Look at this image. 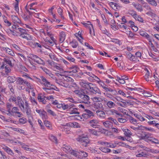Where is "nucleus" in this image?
<instances>
[{
    "instance_id": "1",
    "label": "nucleus",
    "mask_w": 159,
    "mask_h": 159,
    "mask_svg": "<svg viewBox=\"0 0 159 159\" xmlns=\"http://www.w3.org/2000/svg\"><path fill=\"white\" fill-rule=\"evenodd\" d=\"M19 111V109L17 107H13L11 104L8 103L6 104V110L2 111V112L10 117L13 116L20 117L23 116V114Z\"/></svg>"
},
{
    "instance_id": "2",
    "label": "nucleus",
    "mask_w": 159,
    "mask_h": 159,
    "mask_svg": "<svg viewBox=\"0 0 159 159\" xmlns=\"http://www.w3.org/2000/svg\"><path fill=\"white\" fill-rule=\"evenodd\" d=\"M13 102H14L15 103L18 105L21 110L25 109V106L24 102L21 98L20 97H18L17 98L13 97L12 98Z\"/></svg>"
},
{
    "instance_id": "3",
    "label": "nucleus",
    "mask_w": 159,
    "mask_h": 159,
    "mask_svg": "<svg viewBox=\"0 0 159 159\" xmlns=\"http://www.w3.org/2000/svg\"><path fill=\"white\" fill-rule=\"evenodd\" d=\"M90 92L93 94H101V92L98 88L92 83H90L87 89Z\"/></svg>"
},
{
    "instance_id": "4",
    "label": "nucleus",
    "mask_w": 159,
    "mask_h": 159,
    "mask_svg": "<svg viewBox=\"0 0 159 159\" xmlns=\"http://www.w3.org/2000/svg\"><path fill=\"white\" fill-rule=\"evenodd\" d=\"M77 140L83 146H87L89 143V141L87 137H84L83 135L79 137L77 139Z\"/></svg>"
},
{
    "instance_id": "5",
    "label": "nucleus",
    "mask_w": 159,
    "mask_h": 159,
    "mask_svg": "<svg viewBox=\"0 0 159 159\" xmlns=\"http://www.w3.org/2000/svg\"><path fill=\"white\" fill-rule=\"evenodd\" d=\"M83 24L86 28L89 30V33L91 36H95L94 30L93 26L89 21H88L87 23H83Z\"/></svg>"
},
{
    "instance_id": "6",
    "label": "nucleus",
    "mask_w": 159,
    "mask_h": 159,
    "mask_svg": "<svg viewBox=\"0 0 159 159\" xmlns=\"http://www.w3.org/2000/svg\"><path fill=\"white\" fill-rule=\"evenodd\" d=\"M72 153H74L73 155L78 158H83L86 157L88 156V154L83 151H80L78 152L77 151H72Z\"/></svg>"
},
{
    "instance_id": "7",
    "label": "nucleus",
    "mask_w": 159,
    "mask_h": 159,
    "mask_svg": "<svg viewBox=\"0 0 159 159\" xmlns=\"http://www.w3.org/2000/svg\"><path fill=\"white\" fill-rule=\"evenodd\" d=\"M139 146L138 149L134 151V152L135 153L134 155L137 157H146L148 156V154L145 152H141L139 150Z\"/></svg>"
},
{
    "instance_id": "8",
    "label": "nucleus",
    "mask_w": 159,
    "mask_h": 159,
    "mask_svg": "<svg viewBox=\"0 0 159 159\" xmlns=\"http://www.w3.org/2000/svg\"><path fill=\"white\" fill-rule=\"evenodd\" d=\"M69 69L70 70V71H65L64 73H66L67 74L71 73L72 72L75 73L78 71V70H79V68L77 66L74 65L69 68Z\"/></svg>"
},
{
    "instance_id": "9",
    "label": "nucleus",
    "mask_w": 159,
    "mask_h": 159,
    "mask_svg": "<svg viewBox=\"0 0 159 159\" xmlns=\"http://www.w3.org/2000/svg\"><path fill=\"white\" fill-rule=\"evenodd\" d=\"M27 5H26L25 8L27 12L28 13L29 15H26L25 14L23 15L22 17L23 19L26 21H29L32 16V14H33V13L30 11L27 8Z\"/></svg>"
},
{
    "instance_id": "10",
    "label": "nucleus",
    "mask_w": 159,
    "mask_h": 159,
    "mask_svg": "<svg viewBox=\"0 0 159 159\" xmlns=\"http://www.w3.org/2000/svg\"><path fill=\"white\" fill-rule=\"evenodd\" d=\"M95 80L100 86L102 87L103 89L106 91L108 90V88L106 87V85L103 81L100 80L98 77L97 78H96V79H95Z\"/></svg>"
},
{
    "instance_id": "11",
    "label": "nucleus",
    "mask_w": 159,
    "mask_h": 159,
    "mask_svg": "<svg viewBox=\"0 0 159 159\" xmlns=\"http://www.w3.org/2000/svg\"><path fill=\"white\" fill-rule=\"evenodd\" d=\"M104 131V130L103 129H101V130L100 129L98 131L94 129H88V131L91 134L96 136H98L99 135L98 133L99 132L103 133V131Z\"/></svg>"
},
{
    "instance_id": "12",
    "label": "nucleus",
    "mask_w": 159,
    "mask_h": 159,
    "mask_svg": "<svg viewBox=\"0 0 159 159\" xmlns=\"http://www.w3.org/2000/svg\"><path fill=\"white\" fill-rule=\"evenodd\" d=\"M11 17L12 21L14 24V26H17L18 25L21 23L20 20L17 16L15 15H12Z\"/></svg>"
},
{
    "instance_id": "13",
    "label": "nucleus",
    "mask_w": 159,
    "mask_h": 159,
    "mask_svg": "<svg viewBox=\"0 0 159 159\" xmlns=\"http://www.w3.org/2000/svg\"><path fill=\"white\" fill-rule=\"evenodd\" d=\"M36 112L38 113L40 116H41L43 118L47 119L48 116L47 115V113L43 110H39L36 109L35 110Z\"/></svg>"
},
{
    "instance_id": "14",
    "label": "nucleus",
    "mask_w": 159,
    "mask_h": 159,
    "mask_svg": "<svg viewBox=\"0 0 159 159\" xmlns=\"http://www.w3.org/2000/svg\"><path fill=\"white\" fill-rule=\"evenodd\" d=\"M89 124L90 126L93 128H96L98 125L99 122L98 120L96 119H92L89 121Z\"/></svg>"
},
{
    "instance_id": "15",
    "label": "nucleus",
    "mask_w": 159,
    "mask_h": 159,
    "mask_svg": "<svg viewBox=\"0 0 159 159\" xmlns=\"http://www.w3.org/2000/svg\"><path fill=\"white\" fill-rule=\"evenodd\" d=\"M62 150L65 152H69L71 154L73 155L74 153H72V151H75L71 150L70 147L67 145H64L62 147Z\"/></svg>"
},
{
    "instance_id": "16",
    "label": "nucleus",
    "mask_w": 159,
    "mask_h": 159,
    "mask_svg": "<svg viewBox=\"0 0 159 159\" xmlns=\"http://www.w3.org/2000/svg\"><path fill=\"white\" fill-rule=\"evenodd\" d=\"M56 39V36L50 34V47L55 45L54 47H56L57 41Z\"/></svg>"
},
{
    "instance_id": "17",
    "label": "nucleus",
    "mask_w": 159,
    "mask_h": 159,
    "mask_svg": "<svg viewBox=\"0 0 159 159\" xmlns=\"http://www.w3.org/2000/svg\"><path fill=\"white\" fill-rule=\"evenodd\" d=\"M128 77L125 76H123L121 77L117 76L116 80L120 84H124L125 83V80H128Z\"/></svg>"
},
{
    "instance_id": "18",
    "label": "nucleus",
    "mask_w": 159,
    "mask_h": 159,
    "mask_svg": "<svg viewBox=\"0 0 159 159\" xmlns=\"http://www.w3.org/2000/svg\"><path fill=\"white\" fill-rule=\"evenodd\" d=\"M76 118L80 120L85 121L89 118L88 116L86 113H84L81 116H76Z\"/></svg>"
},
{
    "instance_id": "19",
    "label": "nucleus",
    "mask_w": 159,
    "mask_h": 159,
    "mask_svg": "<svg viewBox=\"0 0 159 159\" xmlns=\"http://www.w3.org/2000/svg\"><path fill=\"white\" fill-rule=\"evenodd\" d=\"M1 50L2 51H5L7 53L11 56H15V53L12 50L8 48L2 47Z\"/></svg>"
},
{
    "instance_id": "20",
    "label": "nucleus",
    "mask_w": 159,
    "mask_h": 159,
    "mask_svg": "<svg viewBox=\"0 0 159 159\" xmlns=\"http://www.w3.org/2000/svg\"><path fill=\"white\" fill-rule=\"evenodd\" d=\"M148 141H150L155 144H159V140L152 137H149L148 138Z\"/></svg>"
},
{
    "instance_id": "21",
    "label": "nucleus",
    "mask_w": 159,
    "mask_h": 159,
    "mask_svg": "<svg viewBox=\"0 0 159 159\" xmlns=\"http://www.w3.org/2000/svg\"><path fill=\"white\" fill-rule=\"evenodd\" d=\"M32 59L38 64H41L43 63V61L36 55H33L31 57Z\"/></svg>"
},
{
    "instance_id": "22",
    "label": "nucleus",
    "mask_w": 159,
    "mask_h": 159,
    "mask_svg": "<svg viewBox=\"0 0 159 159\" xmlns=\"http://www.w3.org/2000/svg\"><path fill=\"white\" fill-rule=\"evenodd\" d=\"M82 98L84 101H83V102L86 104H89L90 103L89 101V98L88 96L86 95H83L81 96Z\"/></svg>"
},
{
    "instance_id": "23",
    "label": "nucleus",
    "mask_w": 159,
    "mask_h": 159,
    "mask_svg": "<svg viewBox=\"0 0 159 159\" xmlns=\"http://www.w3.org/2000/svg\"><path fill=\"white\" fill-rule=\"evenodd\" d=\"M2 148L4 149L8 154L11 156L14 155V153L12 150L8 147L4 145L2 146Z\"/></svg>"
},
{
    "instance_id": "24",
    "label": "nucleus",
    "mask_w": 159,
    "mask_h": 159,
    "mask_svg": "<svg viewBox=\"0 0 159 159\" xmlns=\"http://www.w3.org/2000/svg\"><path fill=\"white\" fill-rule=\"evenodd\" d=\"M53 69L56 71L60 73H62L63 72L64 73L65 71H63V69L57 65H55L53 66Z\"/></svg>"
},
{
    "instance_id": "25",
    "label": "nucleus",
    "mask_w": 159,
    "mask_h": 159,
    "mask_svg": "<svg viewBox=\"0 0 159 159\" xmlns=\"http://www.w3.org/2000/svg\"><path fill=\"white\" fill-rule=\"evenodd\" d=\"M108 113L110 115L117 116H121V115L120 113L117 111L115 110H109L108 111Z\"/></svg>"
},
{
    "instance_id": "26",
    "label": "nucleus",
    "mask_w": 159,
    "mask_h": 159,
    "mask_svg": "<svg viewBox=\"0 0 159 159\" xmlns=\"http://www.w3.org/2000/svg\"><path fill=\"white\" fill-rule=\"evenodd\" d=\"M4 70L5 72L7 74L9 73L11 71V69L9 67H7V66H5L4 64L2 66L0 67V70Z\"/></svg>"
},
{
    "instance_id": "27",
    "label": "nucleus",
    "mask_w": 159,
    "mask_h": 159,
    "mask_svg": "<svg viewBox=\"0 0 159 159\" xmlns=\"http://www.w3.org/2000/svg\"><path fill=\"white\" fill-rule=\"evenodd\" d=\"M40 78L41 79H39V80H41L42 81V82H40L41 83L43 84L45 86L48 87L50 84V83L44 77L42 76Z\"/></svg>"
},
{
    "instance_id": "28",
    "label": "nucleus",
    "mask_w": 159,
    "mask_h": 159,
    "mask_svg": "<svg viewBox=\"0 0 159 159\" xmlns=\"http://www.w3.org/2000/svg\"><path fill=\"white\" fill-rule=\"evenodd\" d=\"M97 115L100 118H104L106 116L105 112L102 111H99L98 110L96 111Z\"/></svg>"
},
{
    "instance_id": "29",
    "label": "nucleus",
    "mask_w": 159,
    "mask_h": 159,
    "mask_svg": "<svg viewBox=\"0 0 159 159\" xmlns=\"http://www.w3.org/2000/svg\"><path fill=\"white\" fill-rule=\"evenodd\" d=\"M26 81H27L24 80L21 78L17 77L16 78V83L17 84L22 85L23 84H25Z\"/></svg>"
},
{
    "instance_id": "30",
    "label": "nucleus",
    "mask_w": 159,
    "mask_h": 159,
    "mask_svg": "<svg viewBox=\"0 0 159 159\" xmlns=\"http://www.w3.org/2000/svg\"><path fill=\"white\" fill-rule=\"evenodd\" d=\"M109 4L113 9L115 10L117 9H119L120 8L119 5L115 3L110 2L109 3Z\"/></svg>"
},
{
    "instance_id": "31",
    "label": "nucleus",
    "mask_w": 159,
    "mask_h": 159,
    "mask_svg": "<svg viewBox=\"0 0 159 159\" xmlns=\"http://www.w3.org/2000/svg\"><path fill=\"white\" fill-rule=\"evenodd\" d=\"M140 34L147 39L149 41H150L151 39L150 38L149 35L145 31H140L139 32Z\"/></svg>"
},
{
    "instance_id": "32",
    "label": "nucleus",
    "mask_w": 159,
    "mask_h": 159,
    "mask_svg": "<svg viewBox=\"0 0 159 159\" xmlns=\"http://www.w3.org/2000/svg\"><path fill=\"white\" fill-rule=\"evenodd\" d=\"M15 27V30L14 31H12L10 30H7V32L9 33H11L14 35L18 36V31L17 30H18V27H16V26H14Z\"/></svg>"
},
{
    "instance_id": "33",
    "label": "nucleus",
    "mask_w": 159,
    "mask_h": 159,
    "mask_svg": "<svg viewBox=\"0 0 159 159\" xmlns=\"http://www.w3.org/2000/svg\"><path fill=\"white\" fill-rule=\"evenodd\" d=\"M111 99L114 101L115 102H116L117 104H118L119 102H121L123 103H125V102H124V100L122 99L120 97L118 96L116 97L114 99L112 98Z\"/></svg>"
},
{
    "instance_id": "34",
    "label": "nucleus",
    "mask_w": 159,
    "mask_h": 159,
    "mask_svg": "<svg viewBox=\"0 0 159 159\" xmlns=\"http://www.w3.org/2000/svg\"><path fill=\"white\" fill-rule=\"evenodd\" d=\"M137 135L141 139H144L145 141H148V137L144 133L142 132L141 134L137 133Z\"/></svg>"
},
{
    "instance_id": "35",
    "label": "nucleus",
    "mask_w": 159,
    "mask_h": 159,
    "mask_svg": "<svg viewBox=\"0 0 159 159\" xmlns=\"http://www.w3.org/2000/svg\"><path fill=\"white\" fill-rule=\"evenodd\" d=\"M70 126L75 128H79L80 127V125L77 122H70L68 124Z\"/></svg>"
},
{
    "instance_id": "36",
    "label": "nucleus",
    "mask_w": 159,
    "mask_h": 159,
    "mask_svg": "<svg viewBox=\"0 0 159 159\" xmlns=\"http://www.w3.org/2000/svg\"><path fill=\"white\" fill-rule=\"evenodd\" d=\"M92 99L93 101L95 102H101L103 100L105 102L107 101L106 100H105V99L104 98H100V97H93L92 98Z\"/></svg>"
},
{
    "instance_id": "37",
    "label": "nucleus",
    "mask_w": 159,
    "mask_h": 159,
    "mask_svg": "<svg viewBox=\"0 0 159 159\" xmlns=\"http://www.w3.org/2000/svg\"><path fill=\"white\" fill-rule=\"evenodd\" d=\"M59 40L61 43H62L65 40L66 34L64 32H61L60 34Z\"/></svg>"
},
{
    "instance_id": "38",
    "label": "nucleus",
    "mask_w": 159,
    "mask_h": 159,
    "mask_svg": "<svg viewBox=\"0 0 159 159\" xmlns=\"http://www.w3.org/2000/svg\"><path fill=\"white\" fill-rule=\"evenodd\" d=\"M132 5L138 11L141 12L143 11L142 7L140 5L136 4L134 2H133Z\"/></svg>"
},
{
    "instance_id": "39",
    "label": "nucleus",
    "mask_w": 159,
    "mask_h": 159,
    "mask_svg": "<svg viewBox=\"0 0 159 159\" xmlns=\"http://www.w3.org/2000/svg\"><path fill=\"white\" fill-rule=\"evenodd\" d=\"M61 128L62 130L64 131L66 134H70V132L69 130V127L67 125H62Z\"/></svg>"
},
{
    "instance_id": "40",
    "label": "nucleus",
    "mask_w": 159,
    "mask_h": 159,
    "mask_svg": "<svg viewBox=\"0 0 159 159\" xmlns=\"http://www.w3.org/2000/svg\"><path fill=\"white\" fill-rule=\"evenodd\" d=\"M90 83L87 82H81L80 83V85L83 88L88 89Z\"/></svg>"
},
{
    "instance_id": "41",
    "label": "nucleus",
    "mask_w": 159,
    "mask_h": 159,
    "mask_svg": "<svg viewBox=\"0 0 159 159\" xmlns=\"http://www.w3.org/2000/svg\"><path fill=\"white\" fill-rule=\"evenodd\" d=\"M59 85L66 87L68 86V85L66 84V82L64 80L61 81L60 80H57L56 82Z\"/></svg>"
},
{
    "instance_id": "42",
    "label": "nucleus",
    "mask_w": 159,
    "mask_h": 159,
    "mask_svg": "<svg viewBox=\"0 0 159 159\" xmlns=\"http://www.w3.org/2000/svg\"><path fill=\"white\" fill-rule=\"evenodd\" d=\"M122 129L124 132V134L126 136L129 137L132 135V133L129 129Z\"/></svg>"
},
{
    "instance_id": "43",
    "label": "nucleus",
    "mask_w": 159,
    "mask_h": 159,
    "mask_svg": "<svg viewBox=\"0 0 159 159\" xmlns=\"http://www.w3.org/2000/svg\"><path fill=\"white\" fill-rule=\"evenodd\" d=\"M126 56L128 58L132 61H135V56L133 55L131 53L128 52L126 54Z\"/></svg>"
},
{
    "instance_id": "44",
    "label": "nucleus",
    "mask_w": 159,
    "mask_h": 159,
    "mask_svg": "<svg viewBox=\"0 0 159 159\" xmlns=\"http://www.w3.org/2000/svg\"><path fill=\"white\" fill-rule=\"evenodd\" d=\"M17 31H18V36H20L23 34H25V33H26V31L25 30L22 28H19L18 27V30H17Z\"/></svg>"
},
{
    "instance_id": "45",
    "label": "nucleus",
    "mask_w": 159,
    "mask_h": 159,
    "mask_svg": "<svg viewBox=\"0 0 159 159\" xmlns=\"http://www.w3.org/2000/svg\"><path fill=\"white\" fill-rule=\"evenodd\" d=\"M103 125L106 127L107 128H109L111 127L112 125V122L109 121V120H107L105 122H103Z\"/></svg>"
},
{
    "instance_id": "46",
    "label": "nucleus",
    "mask_w": 159,
    "mask_h": 159,
    "mask_svg": "<svg viewBox=\"0 0 159 159\" xmlns=\"http://www.w3.org/2000/svg\"><path fill=\"white\" fill-rule=\"evenodd\" d=\"M2 17L5 25L8 26H10L11 25V22L7 19V17L5 16H2Z\"/></svg>"
},
{
    "instance_id": "47",
    "label": "nucleus",
    "mask_w": 159,
    "mask_h": 159,
    "mask_svg": "<svg viewBox=\"0 0 159 159\" xmlns=\"http://www.w3.org/2000/svg\"><path fill=\"white\" fill-rule=\"evenodd\" d=\"M16 78L14 76H9L8 77L7 80L9 83H13L16 81Z\"/></svg>"
},
{
    "instance_id": "48",
    "label": "nucleus",
    "mask_w": 159,
    "mask_h": 159,
    "mask_svg": "<svg viewBox=\"0 0 159 159\" xmlns=\"http://www.w3.org/2000/svg\"><path fill=\"white\" fill-rule=\"evenodd\" d=\"M70 112H69L70 114H79V112L78 111V109L77 108H70Z\"/></svg>"
},
{
    "instance_id": "49",
    "label": "nucleus",
    "mask_w": 159,
    "mask_h": 159,
    "mask_svg": "<svg viewBox=\"0 0 159 159\" xmlns=\"http://www.w3.org/2000/svg\"><path fill=\"white\" fill-rule=\"evenodd\" d=\"M131 128L135 130H142L143 129V126H138L137 127H135L133 126H130Z\"/></svg>"
},
{
    "instance_id": "50",
    "label": "nucleus",
    "mask_w": 159,
    "mask_h": 159,
    "mask_svg": "<svg viewBox=\"0 0 159 159\" xmlns=\"http://www.w3.org/2000/svg\"><path fill=\"white\" fill-rule=\"evenodd\" d=\"M11 128L13 131H16L18 133H20L21 134H24L25 133V131L20 128H15L11 127Z\"/></svg>"
},
{
    "instance_id": "51",
    "label": "nucleus",
    "mask_w": 159,
    "mask_h": 159,
    "mask_svg": "<svg viewBox=\"0 0 159 159\" xmlns=\"http://www.w3.org/2000/svg\"><path fill=\"white\" fill-rule=\"evenodd\" d=\"M107 105L109 108H111L114 107L116 104L113 102L109 101L107 102Z\"/></svg>"
},
{
    "instance_id": "52",
    "label": "nucleus",
    "mask_w": 159,
    "mask_h": 159,
    "mask_svg": "<svg viewBox=\"0 0 159 159\" xmlns=\"http://www.w3.org/2000/svg\"><path fill=\"white\" fill-rule=\"evenodd\" d=\"M149 4L153 6L156 7L157 6V3L156 1L155 0H146Z\"/></svg>"
},
{
    "instance_id": "53",
    "label": "nucleus",
    "mask_w": 159,
    "mask_h": 159,
    "mask_svg": "<svg viewBox=\"0 0 159 159\" xmlns=\"http://www.w3.org/2000/svg\"><path fill=\"white\" fill-rule=\"evenodd\" d=\"M50 102L52 104L54 105H57L58 103V101L55 99L52 95H50Z\"/></svg>"
},
{
    "instance_id": "54",
    "label": "nucleus",
    "mask_w": 159,
    "mask_h": 159,
    "mask_svg": "<svg viewBox=\"0 0 159 159\" xmlns=\"http://www.w3.org/2000/svg\"><path fill=\"white\" fill-rule=\"evenodd\" d=\"M148 16L151 17L152 18L155 17L156 16V14L152 11V10H151L150 11H148L146 13Z\"/></svg>"
},
{
    "instance_id": "55",
    "label": "nucleus",
    "mask_w": 159,
    "mask_h": 159,
    "mask_svg": "<svg viewBox=\"0 0 159 159\" xmlns=\"http://www.w3.org/2000/svg\"><path fill=\"white\" fill-rule=\"evenodd\" d=\"M26 113L28 117L30 118L32 117L31 110L30 108L25 109Z\"/></svg>"
},
{
    "instance_id": "56",
    "label": "nucleus",
    "mask_w": 159,
    "mask_h": 159,
    "mask_svg": "<svg viewBox=\"0 0 159 159\" xmlns=\"http://www.w3.org/2000/svg\"><path fill=\"white\" fill-rule=\"evenodd\" d=\"M99 149L102 152L105 153L109 152H111V150L107 148L100 147Z\"/></svg>"
},
{
    "instance_id": "57",
    "label": "nucleus",
    "mask_w": 159,
    "mask_h": 159,
    "mask_svg": "<svg viewBox=\"0 0 159 159\" xmlns=\"http://www.w3.org/2000/svg\"><path fill=\"white\" fill-rule=\"evenodd\" d=\"M72 107V105H68V104H63L62 105V108L64 110H65L66 109H70Z\"/></svg>"
},
{
    "instance_id": "58",
    "label": "nucleus",
    "mask_w": 159,
    "mask_h": 159,
    "mask_svg": "<svg viewBox=\"0 0 159 159\" xmlns=\"http://www.w3.org/2000/svg\"><path fill=\"white\" fill-rule=\"evenodd\" d=\"M85 111L86 112V114L88 116V117H90L91 116H94L93 113L90 110L88 109H85Z\"/></svg>"
},
{
    "instance_id": "59",
    "label": "nucleus",
    "mask_w": 159,
    "mask_h": 159,
    "mask_svg": "<svg viewBox=\"0 0 159 159\" xmlns=\"http://www.w3.org/2000/svg\"><path fill=\"white\" fill-rule=\"evenodd\" d=\"M134 116L139 120L141 121H143L145 120V119L144 117H142L141 115H138L137 114H134Z\"/></svg>"
},
{
    "instance_id": "60",
    "label": "nucleus",
    "mask_w": 159,
    "mask_h": 159,
    "mask_svg": "<svg viewBox=\"0 0 159 159\" xmlns=\"http://www.w3.org/2000/svg\"><path fill=\"white\" fill-rule=\"evenodd\" d=\"M94 107L96 109L98 110L102 107V104L101 103H95L94 105Z\"/></svg>"
},
{
    "instance_id": "61",
    "label": "nucleus",
    "mask_w": 159,
    "mask_h": 159,
    "mask_svg": "<svg viewBox=\"0 0 159 159\" xmlns=\"http://www.w3.org/2000/svg\"><path fill=\"white\" fill-rule=\"evenodd\" d=\"M134 18L136 20H137L141 22H143V18L140 16L137 15V14L136 15V16H135Z\"/></svg>"
},
{
    "instance_id": "62",
    "label": "nucleus",
    "mask_w": 159,
    "mask_h": 159,
    "mask_svg": "<svg viewBox=\"0 0 159 159\" xmlns=\"http://www.w3.org/2000/svg\"><path fill=\"white\" fill-rule=\"evenodd\" d=\"M128 14L131 15L133 17L136 16L137 14L136 12L134 10H129L128 11Z\"/></svg>"
},
{
    "instance_id": "63",
    "label": "nucleus",
    "mask_w": 159,
    "mask_h": 159,
    "mask_svg": "<svg viewBox=\"0 0 159 159\" xmlns=\"http://www.w3.org/2000/svg\"><path fill=\"white\" fill-rule=\"evenodd\" d=\"M33 45L34 46V48H41L42 46V44L41 43H37V42H34L33 43Z\"/></svg>"
},
{
    "instance_id": "64",
    "label": "nucleus",
    "mask_w": 159,
    "mask_h": 159,
    "mask_svg": "<svg viewBox=\"0 0 159 159\" xmlns=\"http://www.w3.org/2000/svg\"><path fill=\"white\" fill-rule=\"evenodd\" d=\"M70 43L72 47L74 48H77L78 45V43L75 40L73 41Z\"/></svg>"
}]
</instances>
